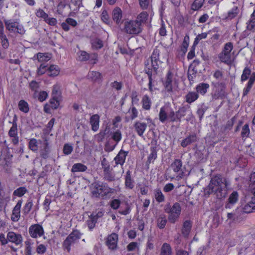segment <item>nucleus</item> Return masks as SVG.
<instances>
[{
	"mask_svg": "<svg viewBox=\"0 0 255 255\" xmlns=\"http://www.w3.org/2000/svg\"><path fill=\"white\" fill-rule=\"evenodd\" d=\"M33 206V203L32 201H28L25 205H24L23 209V213L25 214H28L31 209V208Z\"/></svg>",
	"mask_w": 255,
	"mask_h": 255,
	"instance_id": "59",
	"label": "nucleus"
},
{
	"mask_svg": "<svg viewBox=\"0 0 255 255\" xmlns=\"http://www.w3.org/2000/svg\"><path fill=\"white\" fill-rule=\"evenodd\" d=\"M250 132L249 126L248 124L245 125L242 129L241 136L243 138L247 137Z\"/></svg>",
	"mask_w": 255,
	"mask_h": 255,
	"instance_id": "51",
	"label": "nucleus"
},
{
	"mask_svg": "<svg viewBox=\"0 0 255 255\" xmlns=\"http://www.w3.org/2000/svg\"><path fill=\"white\" fill-rule=\"evenodd\" d=\"M113 19L119 24L122 17V11L120 7H117L113 10L112 12Z\"/></svg>",
	"mask_w": 255,
	"mask_h": 255,
	"instance_id": "21",
	"label": "nucleus"
},
{
	"mask_svg": "<svg viewBox=\"0 0 255 255\" xmlns=\"http://www.w3.org/2000/svg\"><path fill=\"white\" fill-rule=\"evenodd\" d=\"M159 68L158 63L156 62H153L149 60H146L144 62V72L148 75V73L151 74V76H154L157 74V70Z\"/></svg>",
	"mask_w": 255,
	"mask_h": 255,
	"instance_id": "8",
	"label": "nucleus"
},
{
	"mask_svg": "<svg viewBox=\"0 0 255 255\" xmlns=\"http://www.w3.org/2000/svg\"><path fill=\"white\" fill-rule=\"evenodd\" d=\"M92 46L95 49L101 48L103 46V41L99 39L94 40L92 42Z\"/></svg>",
	"mask_w": 255,
	"mask_h": 255,
	"instance_id": "53",
	"label": "nucleus"
},
{
	"mask_svg": "<svg viewBox=\"0 0 255 255\" xmlns=\"http://www.w3.org/2000/svg\"><path fill=\"white\" fill-rule=\"evenodd\" d=\"M244 211L248 213L255 211V205L254 203H247L244 207Z\"/></svg>",
	"mask_w": 255,
	"mask_h": 255,
	"instance_id": "50",
	"label": "nucleus"
},
{
	"mask_svg": "<svg viewBox=\"0 0 255 255\" xmlns=\"http://www.w3.org/2000/svg\"><path fill=\"white\" fill-rule=\"evenodd\" d=\"M128 151H125L121 149L118 155L114 158L116 164H120L122 166L125 162L126 157L128 154Z\"/></svg>",
	"mask_w": 255,
	"mask_h": 255,
	"instance_id": "16",
	"label": "nucleus"
},
{
	"mask_svg": "<svg viewBox=\"0 0 255 255\" xmlns=\"http://www.w3.org/2000/svg\"><path fill=\"white\" fill-rule=\"evenodd\" d=\"M197 75V70H195L194 67H192L191 65L189 67L188 71V78L190 83H193L194 79Z\"/></svg>",
	"mask_w": 255,
	"mask_h": 255,
	"instance_id": "30",
	"label": "nucleus"
},
{
	"mask_svg": "<svg viewBox=\"0 0 255 255\" xmlns=\"http://www.w3.org/2000/svg\"><path fill=\"white\" fill-rule=\"evenodd\" d=\"M102 186L101 185H97L92 191L93 194L96 197H98L102 193Z\"/></svg>",
	"mask_w": 255,
	"mask_h": 255,
	"instance_id": "58",
	"label": "nucleus"
},
{
	"mask_svg": "<svg viewBox=\"0 0 255 255\" xmlns=\"http://www.w3.org/2000/svg\"><path fill=\"white\" fill-rule=\"evenodd\" d=\"M227 186L226 178L220 174L216 175L211 178L208 186L204 189L205 195L214 194L218 199L223 198L227 195Z\"/></svg>",
	"mask_w": 255,
	"mask_h": 255,
	"instance_id": "1",
	"label": "nucleus"
},
{
	"mask_svg": "<svg viewBox=\"0 0 255 255\" xmlns=\"http://www.w3.org/2000/svg\"><path fill=\"white\" fill-rule=\"evenodd\" d=\"M22 201L19 200L16 203L15 207L13 208L12 214L11 215V220L14 222H17L20 217V209L21 207Z\"/></svg>",
	"mask_w": 255,
	"mask_h": 255,
	"instance_id": "13",
	"label": "nucleus"
},
{
	"mask_svg": "<svg viewBox=\"0 0 255 255\" xmlns=\"http://www.w3.org/2000/svg\"><path fill=\"white\" fill-rule=\"evenodd\" d=\"M16 121L17 117L16 116L14 115L12 121V126L11 127L8 132L9 136L12 138V141L13 143H17L18 142V138L17 136V127Z\"/></svg>",
	"mask_w": 255,
	"mask_h": 255,
	"instance_id": "12",
	"label": "nucleus"
},
{
	"mask_svg": "<svg viewBox=\"0 0 255 255\" xmlns=\"http://www.w3.org/2000/svg\"><path fill=\"white\" fill-rule=\"evenodd\" d=\"M128 112L130 114V120H133L137 117L138 112L136 109L134 107L132 106L129 109Z\"/></svg>",
	"mask_w": 255,
	"mask_h": 255,
	"instance_id": "56",
	"label": "nucleus"
},
{
	"mask_svg": "<svg viewBox=\"0 0 255 255\" xmlns=\"http://www.w3.org/2000/svg\"><path fill=\"white\" fill-rule=\"evenodd\" d=\"M142 107L146 110H149L151 106V102L148 96H143L142 100Z\"/></svg>",
	"mask_w": 255,
	"mask_h": 255,
	"instance_id": "40",
	"label": "nucleus"
},
{
	"mask_svg": "<svg viewBox=\"0 0 255 255\" xmlns=\"http://www.w3.org/2000/svg\"><path fill=\"white\" fill-rule=\"evenodd\" d=\"M8 243V238L7 235H6V237L5 236V235L2 233H0V245L2 246H4L6 244Z\"/></svg>",
	"mask_w": 255,
	"mask_h": 255,
	"instance_id": "57",
	"label": "nucleus"
},
{
	"mask_svg": "<svg viewBox=\"0 0 255 255\" xmlns=\"http://www.w3.org/2000/svg\"><path fill=\"white\" fill-rule=\"evenodd\" d=\"M27 192V190L25 187H20L13 191V195L20 197L24 195Z\"/></svg>",
	"mask_w": 255,
	"mask_h": 255,
	"instance_id": "39",
	"label": "nucleus"
},
{
	"mask_svg": "<svg viewBox=\"0 0 255 255\" xmlns=\"http://www.w3.org/2000/svg\"><path fill=\"white\" fill-rule=\"evenodd\" d=\"M192 227V223L191 221L189 220L185 221L183 225L182 229V233L183 235L187 238L190 233Z\"/></svg>",
	"mask_w": 255,
	"mask_h": 255,
	"instance_id": "22",
	"label": "nucleus"
},
{
	"mask_svg": "<svg viewBox=\"0 0 255 255\" xmlns=\"http://www.w3.org/2000/svg\"><path fill=\"white\" fill-rule=\"evenodd\" d=\"M111 171L104 172V178L109 181H113L115 180V176L112 173Z\"/></svg>",
	"mask_w": 255,
	"mask_h": 255,
	"instance_id": "54",
	"label": "nucleus"
},
{
	"mask_svg": "<svg viewBox=\"0 0 255 255\" xmlns=\"http://www.w3.org/2000/svg\"><path fill=\"white\" fill-rule=\"evenodd\" d=\"M82 234L78 230H74L64 241L63 248L66 250L68 252L71 250V246L74 244L76 241L80 239Z\"/></svg>",
	"mask_w": 255,
	"mask_h": 255,
	"instance_id": "5",
	"label": "nucleus"
},
{
	"mask_svg": "<svg viewBox=\"0 0 255 255\" xmlns=\"http://www.w3.org/2000/svg\"><path fill=\"white\" fill-rule=\"evenodd\" d=\"M59 89L60 87L57 85H54L53 87L52 95L53 96V99L56 101H57L58 96L60 94Z\"/></svg>",
	"mask_w": 255,
	"mask_h": 255,
	"instance_id": "47",
	"label": "nucleus"
},
{
	"mask_svg": "<svg viewBox=\"0 0 255 255\" xmlns=\"http://www.w3.org/2000/svg\"><path fill=\"white\" fill-rule=\"evenodd\" d=\"M125 186L127 188L132 189L134 187L133 181L131 178L130 171H128L125 177Z\"/></svg>",
	"mask_w": 255,
	"mask_h": 255,
	"instance_id": "25",
	"label": "nucleus"
},
{
	"mask_svg": "<svg viewBox=\"0 0 255 255\" xmlns=\"http://www.w3.org/2000/svg\"><path fill=\"white\" fill-rule=\"evenodd\" d=\"M87 169V167L84 164L78 163L73 165L71 168V172L73 173L77 172H85Z\"/></svg>",
	"mask_w": 255,
	"mask_h": 255,
	"instance_id": "26",
	"label": "nucleus"
},
{
	"mask_svg": "<svg viewBox=\"0 0 255 255\" xmlns=\"http://www.w3.org/2000/svg\"><path fill=\"white\" fill-rule=\"evenodd\" d=\"M29 234L32 238L42 237L44 235V230L41 225L36 224L30 226L28 230Z\"/></svg>",
	"mask_w": 255,
	"mask_h": 255,
	"instance_id": "10",
	"label": "nucleus"
},
{
	"mask_svg": "<svg viewBox=\"0 0 255 255\" xmlns=\"http://www.w3.org/2000/svg\"><path fill=\"white\" fill-rule=\"evenodd\" d=\"M99 122H100V116L95 114L92 116L90 119V123L91 125L92 129L96 131L98 130L99 128Z\"/></svg>",
	"mask_w": 255,
	"mask_h": 255,
	"instance_id": "17",
	"label": "nucleus"
},
{
	"mask_svg": "<svg viewBox=\"0 0 255 255\" xmlns=\"http://www.w3.org/2000/svg\"><path fill=\"white\" fill-rule=\"evenodd\" d=\"M157 227L159 229L165 228L167 223V219L165 215H162L159 216L157 220Z\"/></svg>",
	"mask_w": 255,
	"mask_h": 255,
	"instance_id": "35",
	"label": "nucleus"
},
{
	"mask_svg": "<svg viewBox=\"0 0 255 255\" xmlns=\"http://www.w3.org/2000/svg\"><path fill=\"white\" fill-rule=\"evenodd\" d=\"M29 87L31 90L35 92L34 96H36L37 91L39 87V83L33 80L29 83Z\"/></svg>",
	"mask_w": 255,
	"mask_h": 255,
	"instance_id": "49",
	"label": "nucleus"
},
{
	"mask_svg": "<svg viewBox=\"0 0 255 255\" xmlns=\"http://www.w3.org/2000/svg\"><path fill=\"white\" fill-rule=\"evenodd\" d=\"M148 14L146 12H141L136 17L135 21L140 24L141 26L142 23L145 22L147 19Z\"/></svg>",
	"mask_w": 255,
	"mask_h": 255,
	"instance_id": "33",
	"label": "nucleus"
},
{
	"mask_svg": "<svg viewBox=\"0 0 255 255\" xmlns=\"http://www.w3.org/2000/svg\"><path fill=\"white\" fill-rule=\"evenodd\" d=\"M130 210V207L127 203H122L119 212L122 215H126L129 213Z\"/></svg>",
	"mask_w": 255,
	"mask_h": 255,
	"instance_id": "34",
	"label": "nucleus"
},
{
	"mask_svg": "<svg viewBox=\"0 0 255 255\" xmlns=\"http://www.w3.org/2000/svg\"><path fill=\"white\" fill-rule=\"evenodd\" d=\"M160 255H172V249L169 244L165 243L162 245Z\"/></svg>",
	"mask_w": 255,
	"mask_h": 255,
	"instance_id": "27",
	"label": "nucleus"
},
{
	"mask_svg": "<svg viewBox=\"0 0 255 255\" xmlns=\"http://www.w3.org/2000/svg\"><path fill=\"white\" fill-rule=\"evenodd\" d=\"M207 33H205V32L198 34L196 36V38L195 39V40L194 42V45H196L198 44L199 41H200L201 40H202L203 39L206 38L207 37Z\"/></svg>",
	"mask_w": 255,
	"mask_h": 255,
	"instance_id": "61",
	"label": "nucleus"
},
{
	"mask_svg": "<svg viewBox=\"0 0 255 255\" xmlns=\"http://www.w3.org/2000/svg\"><path fill=\"white\" fill-rule=\"evenodd\" d=\"M60 72V68L58 66L51 65L47 68V75L50 77L57 76Z\"/></svg>",
	"mask_w": 255,
	"mask_h": 255,
	"instance_id": "24",
	"label": "nucleus"
},
{
	"mask_svg": "<svg viewBox=\"0 0 255 255\" xmlns=\"http://www.w3.org/2000/svg\"><path fill=\"white\" fill-rule=\"evenodd\" d=\"M121 201L116 199L111 202L110 206L113 209H117L121 207Z\"/></svg>",
	"mask_w": 255,
	"mask_h": 255,
	"instance_id": "55",
	"label": "nucleus"
},
{
	"mask_svg": "<svg viewBox=\"0 0 255 255\" xmlns=\"http://www.w3.org/2000/svg\"><path fill=\"white\" fill-rule=\"evenodd\" d=\"M18 108L21 111L25 113H27L29 111L28 105L24 100H20L19 102Z\"/></svg>",
	"mask_w": 255,
	"mask_h": 255,
	"instance_id": "42",
	"label": "nucleus"
},
{
	"mask_svg": "<svg viewBox=\"0 0 255 255\" xmlns=\"http://www.w3.org/2000/svg\"><path fill=\"white\" fill-rule=\"evenodd\" d=\"M4 23L6 29L10 32H15L20 34H23L25 32L23 27L17 22L13 21L11 20H4Z\"/></svg>",
	"mask_w": 255,
	"mask_h": 255,
	"instance_id": "7",
	"label": "nucleus"
},
{
	"mask_svg": "<svg viewBox=\"0 0 255 255\" xmlns=\"http://www.w3.org/2000/svg\"><path fill=\"white\" fill-rule=\"evenodd\" d=\"M118 240V235L115 233H113L108 236L106 244L110 249L115 250L117 247Z\"/></svg>",
	"mask_w": 255,
	"mask_h": 255,
	"instance_id": "14",
	"label": "nucleus"
},
{
	"mask_svg": "<svg viewBox=\"0 0 255 255\" xmlns=\"http://www.w3.org/2000/svg\"><path fill=\"white\" fill-rule=\"evenodd\" d=\"M249 78V80L248 82L247 85L246 87H245L243 90V95L244 96L248 95L255 81V72H253L252 74H251V69L248 67H246L244 69L243 73L241 75V82H243Z\"/></svg>",
	"mask_w": 255,
	"mask_h": 255,
	"instance_id": "4",
	"label": "nucleus"
},
{
	"mask_svg": "<svg viewBox=\"0 0 255 255\" xmlns=\"http://www.w3.org/2000/svg\"><path fill=\"white\" fill-rule=\"evenodd\" d=\"M154 196L158 202L160 203L164 201V196L160 190L156 189L154 191Z\"/></svg>",
	"mask_w": 255,
	"mask_h": 255,
	"instance_id": "41",
	"label": "nucleus"
},
{
	"mask_svg": "<svg viewBox=\"0 0 255 255\" xmlns=\"http://www.w3.org/2000/svg\"><path fill=\"white\" fill-rule=\"evenodd\" d=\"M147 127V124L144 123L140 122H136L134 124V128L139 135H142L144 133L146 128Z\"/></svg>",
	"mask_w": 255,
	"mask_h": 255,
	"instance_id": "19",
	"label": "nucleus"
},
{
	"mask_svg": "<svg viewBox=\"0 0 255 255\" xmlns=\"http://www.w3.org/2000/svg\"><path fill=\"white\" fill-rule=\"evenodd\" d=\"M91 215L89 216V219L87 221V224L89 229L91 230L95 226L97 221Z\"/></svg>",
	"mask_w": 255,
	"mask_h": 255,
	"instance_id": "45",
	"label": "nucleus"
},
{
	"mask_svg": "<svg viewBox=\"0 0 255 255\" xmlns=\"http://www.w3.org/2000/svg\"><path fill=\"white\" fill-rule=\"evenodd\" d=\"M205 0H195L191 5V9L193 10L199 9L202 6Z\"/></svg>",
	"mask_w": 255,
	"mask_h": 255,
	"instance_id": "43",
	"label": "nucleus"
},
{
	"mask_svg": "<svg viewBox=\"0 0 255 255\" xmlns=\"http://www.w3.org/2000/svg\"><path fill=\"white\" fill-rule=\"evenodd\" d=\"M73 150V147L70 144H64L63 148V153L66 155L70 154Z\"/></svg>",
	"mask_w": 255,
	"mask_h": 255,
	"instance_id": "64",
	"label": "nucleus"
},
{
	"mask_svg": "<svg viewBox=\"0 0 255 255\" xmlns=\"http://www.w3.org/2000/svg\"><path fill=\"white\" fill-rule=\"evenodd\" d=\"M247 28L249 30H254L255 29V18H251L247 23Z\"/></svg>",
	"mask_w": 255,
	"mask_h": 255,
	"instance_id": "63",
	"label": "nucleus"
},
{
	"mask_svg": "<svg viewBox=\"0 0 255 255\" xmlns=\"http://www.w3.org/2000/svg\"><path fill=\"white\" fill-rule=\"evenodd\" d=\"M199 98V95L195 92H189L185 96L186 101L189 104L195 101Z\"/></svg>",
	"mask_w": 255,
	"mask_h": 255,
	"instance_id": "28",
	"label": "nucleus"
},
{
	"mask_svg": "<svg viewBox=\"0 0 255 255\" xmlns=\"http://www.w3.org/2000/svg\"><path fill=\"white\" fill-rule=\"evenodd\" d=\"M173 74L170 71H168L166 77V79L164 82V87L166 90L170 92L172 91V78H173Z\"/></svg>",
	"mask_w": 255,
	"mask_h": 255,
	"instance_id": "15",
	"label": "nucleus"
},
{
	"mask_svg": "<svg viewBox=\"0 0 255 255\" xmlns=\"http://www.w3.org/2000/svg\"><path fill=\"white\" fill-rule=\"evenodd\" d=\"M46 67L47 66L44 64H41L37 69V74L38 75H41L44 74L46 72H47V69H46Z\"/></svg>",
	"mask_w": 255,
	"mask_h": 255,
	"instance_id": "62",
	"label": "nucleus"
},
{
	"mask_svg": "<svg viewBox=\"0 0 255 255\" xmlns=\"http://www.w3.org/2000/svg\"><path fill=\"white\" fill-rule=\"evenodd\" d=\"M209 88V85L207 83H202L198 84L196 88V93L204 95Z\"/></svg>",
	"mask_w": 255,
	"mask_h": 255,
	"instance_id": "23",
	"label": "nucleus"
},
{
	"mask_svg": "<svg viewBox=\"0 0 255 255\" xmlns=\"http://www.w3.org/2000/svg\"><path fill=\"white\" fill-rule=\"evenodd\" d=\"M8 242L14 244L16 246H21L23 241L22 235L13 231H9L7 233Z\"/></svg>",
	"mask_w": 255,
	"mask_h": 255,
	"instance_id": "9",
	"label": "nucleus"
},
{
	"mask_svg": "<svg viewBox=\"0 0 255 255\" xmlns=\"http://www.w3.org/2000/svg\"><path fill=\"white\" fill-rule=\"evenodd\" d=\"M182 166L181 161L179 159H175L171 164L170 167L174 172L177 173L181 171Z\"/></svg>",
	"mask_w": 255,
	"mask_h": 255,
	"instance_id": "29",
	"label": "nucleus"
},
{
	"mask_svg": "<svg viewBox=\"0 0 255 255\" xmlns=\"http://www.w3.org/2000/svg\"><path fill=\"white\" fill-rule=\"evenodd\" d=\"M125 29L126 32L129 34H137L142 31L140 24H138L135 20L125 22Z\"/></svg>",
	"mask_w": 255,
	"mask_h": 255,
	"instance_id": "6",
	"label": "nucleus"
},
{
	"mask_svg": "<svg viewBox=\"0 0 255 255\" xmlns=\"http://www.w3.org/2000/svg\"><path fill=\"white\" fill-rule=\"evenodd\" d=\"M157 146L156 145H155L154 146L151 148V153L149 155L147 160V162L149 163L153 162V161L157 158Z\"/></svg>",
	"mask_w": 255,
	"mask_h": 255,
	"instance_id": "36",
	"label": "nucleus"
},
{
	"mask_svg": "<svg viewBox=\"0 0 255 255\" xmlns=\"http://www.w3.org/2000/svg\"><path fill=\"white\" fill-rule=\"evenodd\" d=\"M218 57L220 60L226 64L229 65L232 63L231 53L222 51L219 54Z\"/></svg>",
	"mask_w": 255,
	"mask_h": 255,
	"instance_id": "18",
	"label": "nucleus"
},
{
	"mask_svg": "<svg viewBox=\"0 0 255 255\" xmlns=\"http://www.w3.org/2000/svg\"><path fill=\"white\" fill-rule=\"evenodd\" d=\"M50 58L51 56L48 53H38L37 54V59L40 62L48 61Z\"/></svg>",
	"mask_w": 255,
	"mask_h": 255,
	"instance_id": "37",
	"label": "nucleus"
},
{
	"mask_svg": "<svg viewBox=\"0 0 255 255\" xmlns=\"http://www.w3.org/2000/svg\"><path fill=\"white\" fill-rule=\"evenodd\" d=\"M164 210L168 215V220L170 223L174 224L178 221L181 213V207L179 203L175 202L172 205L167 203L165 205Z\"/></svg>",
	"mask_w": 255,
	"mask_h": 255,
	"instance_id": "3",
	"label": "nucleus"
},
{
	"mask_svg": "<svg viewBox=\"0 0 255 255\" xmlns=\"http://www.w3.org/2000/svg\"><path fill=\"white\" fill-rule=\"evenodd\" d=\"M239 12V9L237 6H235L231 10L228 11L226 19L231 20L237 16Z\"/></svg>",
	"mask_w": 255,
	"mask_h": 255,
	"instance_id": "32",
	"label": "nucleus"
},
{
	"mask_svg": "<svg viewBox=\"0 0 255 255\" xmlns=\"http://www.w3.org/2000/svg\"><path fill=\"white\" fill-rule=\"evenodd\" d=\"M239 195L237 192L234 191L229 196L228 203L226 205V208H231L232 205L235 204L238 200Z\"/></svg>",
	"mask_w": 255,
	"mask_h": 255,
	"instance_id": "20",
	"label": "nucleus"
},
{
	"mask_svg": "<svg viewBox=\"0 0 255 255\" xmlns=\"http://www.w3.org/2000/svg\"><path fill=\"white\" fill-rule=\"evenodd\" d=\"M88 77L93 81L96 82L101 79V74L97 71H91L89 73Z\"/></svg>",
	"mask_w": 255,
	"mask_h": 255,
	"instance_id": "38",
	"label": "nucleus"
},
{
	"mask_svg": "<svg viewBox=\"0 0 255 255\" xmlns=\"http://www.w3.org/2000/svg\"><path fill=\"white\" fill-rule=\"evenodd\" d=\"M160 52V48L158 47H156V48L154 49L151 56L150 57L149 60L153 61L156 62V63H158V61H159V57Z\"/></svg>",
	"mask_w": 255,
	"mask_h": 255,
	"instance_id": "31",
	"label": "nucleus"
},
{
	"mask_svg": "<svg viewBox=\"0 0 255 255\" xmlns=\"http://www.w3.org/2000/svg\"><path fill=\"white\" fill-rule=\"evenodd\" d=\"M101 165L103 169V171H109L112 170L109 162L106 158H104L101 161Z\"/></svg>",
	"mask_w": 255,
	"mask_h": 255,
	"instance_id": "46",
	"label": "nucleus"
},
{
	"mask_svg": "<svg viewBox=\"0 0 255 255\" xmlns=\"http://www.w3.org/2000/svg\"><path fill=\"white\" fill-rule=\"evenodd\" d=\"M36 15L40 18H42L45 20L48 17V14L45 13L44 10L41 8H39L35 13Z\"/></svg>",
	"mask_w": 255,
	"mask_h": 255,
	"instance_id": "60",
	"label": "nucleus"
},
{
	"mask_svg": "<svg viewBox=\"0 0 255 255\" xmlns=\"http://www.w3.org/2000/svg\"><path fill=\"white\" fill-rule=\"evenodd\" d=\"M189 109V105L183 106L175 112L169 107L163 106L160 109L158 115L159 120L162 123H165L167 120H169L171 122H180L181 118L186 115V112Z\"/></svg>",
	"mask_w": 255,
	"mask_h": 255,
	"instance_id": "2",
	"label": "nucleus"
},
{
	"mask_svg": "<svg viewBox=\"0 0 255 255\" xmlns=\"http://www.w3.org/2000/svg\"><path fill=\"white\" fill-rule=\"evenodd\" d=\"M218 85L221 87V89H217L215 90L214 93L212 94V101H214L219 99H224L226 96L227 94L225 91V85L223 83L218 84Z\"/></svg>",
	"mask_w": 255,
	"mask_h": 255,
	"instance_id": "11",
	"label": "nucleus"
},
{
	"mask_svg": "<svg viewBox=\"0 0 255 255\" xmlns=\"http://www.w3.org/2000/svg\"><path fill=\"white\" fill-rule=\"evenodd\" d=\"M198 141V137L196 134H191L185 138L181 143H191Z\"/></svg>",
	"mask_w": 255,
	"mask_h": 255,
	"instance_id": "44",
	"label": "nucleus"
},
{
	"mask_svg": "<svg viewBox=\"0 0 255 255\" xmlns=\"http://www.w3.org/2000/svg\"><path fill=\"white\" fill-rule=\"evenodd\" d=\"M127 249L129 252L135 251L136 250H139L138 244L137 242H131L127 246Z\"/></svg>",
	"mask_w": 255,
	"mask_h": 255,
	"instance_id": "48",
	"label": "nucleus"
},
{
	"mask_svg": "<svg viewBox=\"0 0 255 255\" xmlns=\"http://www.w3.org/2000/svg\"><path fill=\"white\" fill-rule=\"evenodd\" d=\"M110 131V128L107 126L105 129L103 131H101L96 136V138H97L98 142H102V139L104 138L105 135L109 132Z\"/></svg>",
	"mask_w": 255,
	"mask_h": 255,
	"instance_id": "52",
	"label": "nucleus"
}]
</instances>
